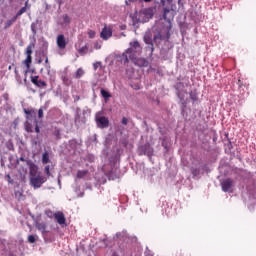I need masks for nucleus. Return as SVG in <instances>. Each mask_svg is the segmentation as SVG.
<instances>
[{
	"mask_svg": "<svg viewBox=\"0 0 256 256\" xmlns=\"http://www.w3.org/2000/svg\"><path fill=\"white\" fill-rule=\"evenodd\" d=\"M141 53V44L134 40L130 42V47L120 56V61L124 65L129 63V60H135V57Z\"/></svg>",
	"mask_w": 256,
	"mask_h": 256,
	"instance_id": "1",
	"label": "nucleus"
},
{
	"mask_svg": "<svg viewBox=\"0 0 256 256\" xmlns=\"http://www.w3.org/2000/svg\"><path fill=\"white\" fill-rule=\"evenodd\" d=\"M30 185L33 187V189H41L43 187V184L47 181V177L39 174L38 176H32L29 178Z\"/></svg>",
	"mask_w": 256,
	"mask_h": 256,
	"instance_id": "2",
	"label": "nucleus"
},
{
	"mask_svg": "<svg viewBox=\"0 0 256 256\" xmlns=\"http://www.w3.org/2000/svg\"><path fill=\"white\" fill-rule=\"evenodd\" d=\"M177 13V8L174 5H171V8H164V19L167 23H171V20L175 17Z\"/></svg>",
	"mask_w": 256,
	"mask_h": 256,
	"instance_id": "3",
	"label": "nucleus"
},
{
	"mask_svg": "<svg viewBox=\"0 0 256 256\" xmlns=\"http://www.w3.org/2000/svg\"><path fill=\"white\" fill-rule=\"evenodd\" d=\"M56 44L58 49H60L59 55H65V53L63 52L65 47H67V40H65V35L63 34L58 35L56 38Z\"/></svg>",
	"mask_w": 256,
	"mask_h": 256,
	"instance_id": "4",
	"label": "nucleus"
},
{
	"mask_svg": "<svg viewBox=\"0 0 256 256\" xmlns=\"http://www.w3.org/2000/svg\"><path fill=\"white\" fill-rule=\"evenodd\" d=\"M221 187H222V191H224V193H231V191H233V180L226 179V180L222 181Z\"/></svg>",
	"mask_w": 256,
	"mask_h": 256,
	"instance_id": "5",
	"label": "nucleus"
},
{
	"mask_svg": "<svg viewBox=\"0 0 256 256\" xmlns=\"http://www.w3.org/2000/svg\"><path fill=\"white\" fill-rule=\"evenodd\" d=\"M134 63V65H137L138 67H147L149 65V62L145 60V58H137V56L134 57V60H129Z\"/></svg>",
	"mask_w": 256,
	"mask_h": 256,
	"instance_id": "6",
	"label": "nucleus"
},
{
	"mask_svg": "<svg viewBox=\"0 0 256 256\" xmlns=\"http://www.w3.org/2000/svg\"><path fill=\"white\" fill-rule=\"evenodd\" d=\"M97 125L101 129H105V127H108L109 125V120L105 116L97 117L96 118Z\"/></svg>",
	"mask_w": 256,
	"mask_h": 256,
	"instance_id": "7",
	"label": "nucleus"
},
{
	"mask_svg": "<svg viewBox=\"0 0 256 256\" xmlns=\"http://www.w3.org/2000/svg\"><path fill=\"white\" fill-rule=\"evenodd\" d=\"M39 175H41V173H39V168L37 167V165L31 163L30 164L29 179H31V177H37Z\"/></svg>",
	"mask_w": 256,
	"mask_h": 256,
	"instance_id": "8",
	"label": "nucleus"
},
{
	"mask_svg": "<svg viewBox=\"0 0 256 256\" xmlns=\"http://www.w3.org/2000/svg\"><path fill=\"white\" fill-rule=\"evenodd\" d=\"M113 35V31L111 30V28H107L104 27L102 32H101V37L107 41V39H109L111 36Z\"/></svg>",
	"mask_w": 256,
	"mask_h": 256,
	"instance_id": "9",
	"label": "nucleus"
},
{
	"mask_svg": "<svg viewBox=\"0 0 256 256\" xmlns=\"http://www.w3.org/2000/svg\"><path fill=\"white\" fill-rule=\"evenodd\" d=\"M144 41L146 45H148V49H150L151 53H153V40L151 39V35L149 33L145 34Z\"/></svg>",
	"mask_w": 256,
	"mask_h": 256,
	"instance_id": "10",
	"label": "nucleus"
},
{
	"mask_svg": "<svg viewBox=\"0 0 256 256\" xmlns=\"http://www.w3.org/2000/svg\"><path fill=\"white\" fill-rule=\"evenodd\" d=\"M54 217L59 225H65V215L62 212H57Z\"/></svg>",
	"mask_w": 256,
	"mask_h": 256,
	"instance_id": "11",
	"label": "nucleus"
},
{
	"mask_svg": "<svg viewBox=\"0 0 256 256\" xmlns=\"http://www.w3.org/2000/svg\"><path fill=\"white\" fill-rule=\"evenodd\" d=\"M45 69L47 71V76L50 79V81H53L55 79V71L51 70V65L47 64L45 66Z\"/></svg>",
	"mask_w": 256,
	"mask_h": 256,
	"instance_id": "12",
	"label": "nucleus"
},
{
	"mask_svg": "<svg viewBox=\"0 0 256 256\" xmlns=\"http://www.w3.org/2000/svg\"><path fill=\"white\" fill-rule=\"evenodd\" d=\"M100 93L106 103L109 101V99H111V93H109L107 90L102 88Z\"/></svg>",
	"mask_w": 256,
	"mask_h": 256,
	"instance_id": "13",
	"label": "nucleus"
},
{
	"mask_svg": "<svg viewBox=\"0 0 256 256\" xmlns=\"http://www.w3.org/2000/svg\"><path fill=\"white\" fill-rule=\"evenodd\" d=\"M85 75V70L83 68H78L76 72L73 74L74 79H81Z\"/></svg>",
	"mask_w": 256,
	"mask_h": 256,
	"instance_id": "14",
	"label": "nucleus"
},
{
	"mask_svg": "<svg viewBox=\"0 0 256 256\" xmlns=\"http://www.w3.org/2000/svg\"><path fill=\"white\" fill-rule=\"evenodd\" d=\"M87 173H89V171L87 170H78L76 174V179H83L84 177H87Z\"/></svg>",
	"mask_w": 256,
	"mask_h": 256,
	"instance_id": "15",
	"label": "nucleus"
},
{
	"mask_svg": "<svg viewBox=\"0 0 256 256\" xmlns=\"http://www.w3.org/2000/svg\"><path fill=\"white\" fill-rule=\"evenodd\" d=\"M33 49H35V43H30L29 46L26 48V55L27 57H31L33 53Z\"/></svg>",
	"mask_w": 256,
	"mask_h": 256,
	"instance_id": "16",
	"label": "nucleus"
},
{
	"mask_svg": "<svg viewBox=\"0 0 256 256\" xmlns=\"http://www.w3.org/2000/svg\"><path fill=\"white\" fill-rule=\"evenodd\" d=\"M161 39H169V32H167L166 36H163L161 34L154 36V43H157V41H161Z\"/></svg>",
	"mask_w": 256,
	"mask_h": 256,
	"instance_id": "17",
	"label": "nucleus"
},
{
	"mask_svg": "<svg viewBox=\"0 0 256 256\" xmlns=\"http://www.w3.org/2000/svg\"><path fill=\"white\" fill-rule=\"evenodd\" d=\"M42 163L44 165H47V163H49V153L44 152L42 155Z\"/></svg>",
	"mask_w": 256,
	"mask_h": 256,
	"instance_id": "18",
	"label": "nucleus"
},
{
	"mask_svg": "<svg viewBox=\"0 0 256 256\" xmlns=\"http://www.w3.org/2000/svg\"><path fill=\"white\" fill-rule=\"evenodd\" d=\"M36 227L38 231H41V233H45V229H46L45 223H36Z\"/></svg>",
	"mask_w": 256,
	"mask_h": 256,
	"instance_id": "19",
	"label": "nucleus"
},
{
	"mask_svg": "<svg viewBox=\"0 0 256 256\" xmlns=\"http://www.w3.org/2000/svg\"><path fill=\"white\" fill-rule=\"evenodd\" d=\"M15 21H17V17H15V16L11 20H8L6 22L5 29H8V27H11L13 25V23H15Z\"/></svg>",
	"mask_w": 256,
	"mask_h": 256,
	"instance_id": "20",
	"label": "nucleus"
},
{
	"mask_svg": "<svg viewBox=\"0 0 256 256\" xmlns=\"http://www.w3.org/2000/svg\"><path fill=\"white\" fill-rule=\"evenodd\" d=\"M26 11H27V7H22V8L17 12L16 16H14V17H16V19H17V17H21V15H23V13H25Z\"/></svg>",
	"mask_w": 256,
	"mask_h": 256,
	"instance_id": "21",
	"label": "nucleus"
},
{
	"mask_svg": "<svg viewBox=\"0 0 256 256\" xmlns=\"http://www.w3.org/2000/svg\"><path fill=\"white\" fill-rule=\"evenodd\" d=\"M31 61H32V57L31 56H27L24 64L26 65L27 69H29L30 65H31Z\"/></svg>",
	"mask_w": 256,
	"mask_h": 256,
	"instance_id": "22",
	"label": "nucleus"
},
{
	"mask_svg": "<svg viewBox=\"0 0 256 256\" xmlns=\"http://www.w3.org/2000/svg\"><path fill=\"white\" fill-rule=\"evenodd\" d=\"M87 51H89V47L87 45L79 49V53H81V55H86Z\"/></svg>",
	"mask_w": 256,
	"mask_h": 256,
	"instance_id": "23",
	"label": "nucleus"
},
{
	"mask_svg": "<svg viewBox=\"0 0 256 256\" xmlns=\"http://www.w3.org/2000/svg\"><path fill=\"white\" fill-rule=\"evenodd\" d=\"M31 31L34 35H37V24L35 23L31 24Z\"/></svg>",
	"mask_w": 256,
	"mask_h": 256,
	"instance_id": "24",
	"label": "nucleus"
},
{
	"mask_svg": "<svg viewBox=\"0 0 256 256\" xmlns=\"http://www.w3.org/2000/svg\"><path fill=\"white\" fill-rule=\"evenodd\" d=\"M163 7H165L166 3H169L171 5V3H173V0H160ZM178 3H181V0H178Z\"/></svg>",
	"mask_w": 256,
	"mask_h": 256,
	"instance_id": "25",
	"label": "nucleus"
},
{
	"mask_svg": "<svg viewBox=\"0 0 256 256\" xmlns=\"http://www.w3.org/2000/svg\"><path fill=\"white\" fill-rule=\"evenodd\" d=\"M38 87H47V83L43 80H38V83L36 84Z\"/></svg>",
	"mask_w": 256,
	"mask_h": 256,
	"instance_id": "26",
	"label": "nucleus"
},
{
	"mask_svg": "<svg viewBox=\"0 0 256 256\" xmlns=\"http://www.w3.org/2000/svg\"><path fill=\"white\" fill-rule=\"evenodd\" d=\"M144 13H145V15H148V17H153V10L152 9H146Z\"/></svg>",
	"mask_w": 256,
	"mask_h": 256,
	"instance_id": "27",
	"label": "nucleus"
},
{
	"mask_svg": "<svg viewBox=\"0 0 256 256\" xmlns=\"http://www.w3.org/2000/svg\"><path fill=\"white\" fill-rule=\"evenodd\" d=\"M88 37H89L90 39H95V31L89 30V31H88Z\"/></svg>",
	"mask_w": 256,
	"mask_h": 256,
	"instance_id": "28",
	"label": "nucleus"
},
{
	"mask_svg": "<svg viewBox=\"0 0 256 256\" xmlns=\"http://www.w3.org/2000/svg\"><path fill=\"white\" fill-rule=\"evenodd\" d=\"M45 213H46L47 217H50V219L52 217H55V214H53V212L51 210H46Z\"/></svg>",
	"mask_w": 256,
	"mask_h": 256,
	"instance_id": "29",
	"label": "nucleus"
},
{
	"mask_svg": "<svg viewBox=\"0 0 256 256\" xmlns=\"http://www.w3.org/2000/svg\"><path fill=\"white\" fill-rule=\"evenodd\" d=\"M93 67H94V71H97V69H99V67H101V62H95L93 64Z\"/></svg>",
	"mask_w": 256,
	"mask_h": 256,
	"instance_id": "30",
	"label": "nucleus"
},
{
	"mask_svg": "<svg viewBox=\"0 0 256 256\" xmlns=\"http://www.w3.org/2000/svg\"><path fill=\"white\" fill-rule=\"evenodd\" d=\"M15 197H17V199H23V193L17 191L15 192Z\"/></svg>",
	"mask_w": 256,
	"mask_h": 256,
	"instance_id": "31",
	"label": "nucleus"
},
{
	"mask_svg": "<svg viewBox=\"0 0 256 256\" xmlns=\"http://www.w3.org/2000/svg\"><path fill=\"white\" fill-rule=\"evenodd\" d=\"M49 169H50V166L47 165V166L45 167V173H46V175H48V177H51V172L49 171Z\"/></svg>",
	"mask_w": 256,
	"mask_h": 256,
	"instance_id": "32",
	"label": "nucleus"
},
{
	"mask_svg": "<svg viewBox=\"0 0 256 256\" xmlns=\"http://www.w3.org/2000/svg\"><path fill=\"white\" fill-rule=\"evenodd\" d=\"M28 241L29 243H35V236L33 235L28 236Z\"/></svg>",
	"mask_w": 256,
	"mask_h": 256,
	"instance_id": "33",
	"label": "nucleus"
},
{
	"mask_svg": "<svg viewBox=\"0 0 256 256\" xmlns=\"http://www.w3.org/2000/svg\"><path fill=\"white\" fill-rule=\"evenodd\" d=\"M63 21H64V23H69V21H71V19L69 18L68 15H64L63 16Z\"/></svg>",
	"mask_w": 256,
	"mask_h": 256,
	"instance_id": "34",
	"label": "nucleus"
},
{
	"mask_svg": "<svg viewBox=\"0 0 256 256\" xmlns=\"http://www.w3.org/2000/svg\"><path fill=\"white\" fill-rule=\"evenodd\" d=\"M32 83H34V85H37V83H39V77H37V76L33 77Z\"/></svg>",
	"mask_w": 256,
	"mask_h": 256,
	"instance_id": "35",
	"label": "nucleus"
},
{
	"mask_svg": "<svg viewBox=\"0 0 256 256\" xmlns=\"http://www.w3.org/2000/svg\"><path fill=\"white\" fill-rule=\"evenodd\" d=\"M38 117H39V119H43V109L42 108H40L38 110Z\"/></svg>",
	"mask_w": 256,
	"mask_h": 256,
	"instance_id": "36",
	"label": "nucleus"
},
{
	"mask_svg": "<svg viewBox=\"0 0 256 256\" xmlns=\"http://www.w3.org/2000/svg\"><path fill=\"white\" fill-rule=\"evenodd\" d=\"M95 49H101V44H99L98 42L95 43L94 45Z\"/></svg>",
	"mask_w": 256,
	"mask_h": 256,
	"instance_id": "37",
	"label": "nucleus"
},
{
	"mask_svg": "<svg viewBox=\"0 0 256 256\" xmlns=\"http://www.w3.org/2000/svg\"><path fill=\"white\" fill-rule=\"evenodd\" d=\"M127 123H128L127 118H122V125H127Z\"/></svg>",
	"mask_w": 256,
	"mask_h": 256,
	"instance_id": "38",
	"label": "nucleus"
},
{
	"mask_svg": "<svg viewBox=\"0 0 256 256\" xmlns=\"http://www.w3.org/2000/svg\"><path fill=\"white\" fill-rule=\"evenodd\" d=\"M35 131H36V133H39V126L35 127Z\"/></svg>",
	"mask_w": 256,
	"mask_h": 256,
	"instance_id": "39",
	"label": "nucleus"
},
{
	"mask_svg": "<svg viewBox=\"0 0 256 256\" xmlns=\"http://www.w3.org/2000/svg\"><path fill=\"white\" fill-rule=\"evenodd\" d=\"M45 63H46V65H47V63H49V58L45 59Z\"/></svg>",
	"mask_w": 256,
	"mask_h": 256,
	"instance_id": "40",
	"label": "nucleus"
},
{
	"mask_svg": "<svg viewBox=\"0 0 256 256\" xmlns=\"http://www.w3.org/2000/svg\"><path fill=\"white\" fill-rule=\"evenodd\" d=\"M20 161H25V158H24V157H21V158H20Z\"/></svg>",
	"mask_w": 256,
	"mask_h": 256,
	"instance_id": "41",
	"label": "nucleus"
},
{
	"mask_svg": "<svg viewBox=\"0 0 256 256\" xmlns=\"http://www.w3.org/2000/svg\"><path fill=\"white\" fill-rule=\"evenodd\" d=\"M126 5H129V0H126Z\"/></svg>",
	"mask_w": 256,
	"mask_h": 256,
	"instance_id": "42",
	"label": "nucleus"
},
{
	"mask_svg": "<svg viewBox=\"0 0 256 256\" xmlns=\"http://www.w3.org/2000/svg\"><path fill=\"white\" fill-rule=\"evenodd\" d=\"M117 237H121V233H118V234H117Z\"/></svg>",
	"mask_w": 256,
	"mask_h": 256,
	"instance_id": "43",
	"label": "nucleus"
},
{
	"mask_svg": "<svg viewBox=\"0 0 256 256\" xmlns=\"http://www.w3.org/2000/svg\"><path fill=\"white\" fill-rule=\"evenodd\" d=\"M59 185H61V180H58Z\"/></svg>",
	"mask_w": 256,
	"mask_h": 256,
	"instance_id": "44",
	"label": "nucleus"
},
{
	"mask_svg": "<svg viewBox=\"0 0 256 256\" xmlns=\"http://www.w3.org/2000/svg\"><path fill=\"white\" fill-rule=\"evenodd\" d=\"M28 3H29V2H28V1H26L25 5L27 6V5H28Z\"/></svg>",
	"mask_w": 256,
	"mask_h": 256,
	"instance_id": "45",
	"label": "nucleus"
},
{
	"mask_svg": "<svg viewBox=\"0 0 256 256\" xmlns=\"http://www.w3.org/2000/svg\"><path fill=\"white\" fill-rule=\"evenodd\" d=\"M39 63H41V60H39Z\"/></svg>",
	"mask_w": 256,
	"mask_h": 256,
	"instance_id": "46",
	"label": "nucleus"
}]
</instances>
